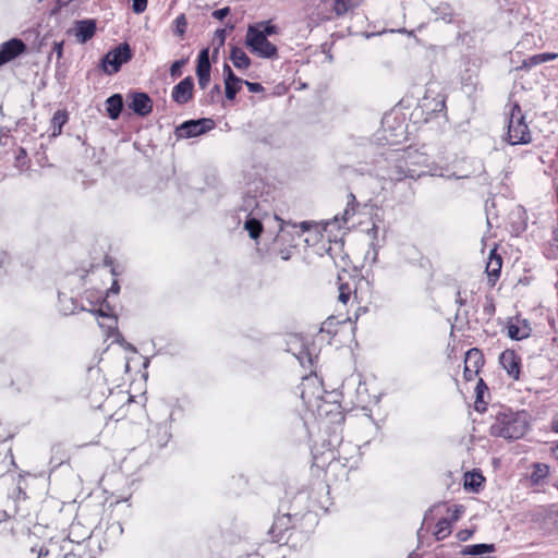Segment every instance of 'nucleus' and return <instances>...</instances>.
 I'll return each instance as SVG.
<instances>
[{
    "label": "nucleus",
    "mask_w": 558,
    "mask_h": 558,
    "mask_svg": "<svg viewBox=\"0 0 558 558\" xmlns=\"http://www.w3.org/2000/svg\"><path fill=\"white\" fill-rule=\"evenodd\" d=\"M457 295H458L457 302H458L460 305H463V304H464V301L461 299V293H460V291L457 293Z\"/></svg>",
    "instance_id": "nucleus-47"
},
{
    "label": "nucleus",
    "mask_w": 558,
    "mask_h": 558,
    "mask_svg": "<svg viewBox=\"0 0 558 558\" xmlns=\"http://www.w3.org/2000/svg\"><path fill=\"white\" fill-rule=\"evenodd\" d=\"M551 428L554 432L558 433V414L554 416L551 421Z\"/></svg>",
    "instance_id": "nucleus-44"
},
{
    "label": "nucleus",
    "mask_w": 558,
    "mask_h": 558,
    "mask_svg": "<svg viewBox=\"0 0 558 558\" xmlns=\"http://www.w3.org/2000/svg\"><path fill=\"white\" fill-rule=\"evenodd\" d=\"M243 82H244V80H242L240 77H235V80H232V82H230V87H231V89L234 90V96L241 89V85L243 84Z\"/></svg>",
    "instance_id": "nucleus-39"
},
{
    "label": "nucleus",
    "mask_w": 558,
    "mask_h": 558,
    "mask_svg": "<svg viewBox=\"0 0 558 558\" xmlns=\"http://www.w3.org/2000/svg\"><path fill=\"white\" fill-rule=\"evenodd\" d=\"M132 58L130 46L124 43L110 50L101 62V68L107 74L117 73L121 65Z\"/></svg>",
    "instance_id": "nucleus-5"
},
{
    "label": "nucleus",
    "mask_w": 558,
    "mask_h": 558,
    "mask_svg": "<svg viewBox=\"0 0 558 558\" xmlns=\"http://www.w3.org/2000/svg\"><path fill=\"white\" fill-rule=\"evenodd\" d=\"M494 550L495 546L493 544H476L466 546L462 553L465 555H483L486 553H492Z\"/></svg>",
    "instance_id": "nucleus-21"
},
{
    "label": "nucleus",
    "mask_w": 558,
    "mask_h": 558,
    "mask_svg": "<svg viewBox=\"0 0 558 558\" xmlns=\"http://www.w3.org/2000/svg\"><path fill=\"white\" fill-rule=\"evenodd\" d=\"M66 121H68V114L65 111L58 110L54 112L52 120H51L52 129H53L52 136H57V135L61 134L62 128L66 123Z\"/></svg>",
    "instance_id": "nucleus-19"
},
{
    "label": "nucleus",
    "mask_w": 558,
    "mask_h": 558,
    "mask_svg": "<svg viewBox=\"0 0 558 558\" xmlns=\"http://www.w3.org/2000/svg\"><path fill=\"white\" fill-rule=\"evenodd\" d=\"M445 109V99L444 98H440L437 100V104H436V107L433 109L435 111L439 110H444Z\"/></svg>",
    "instance_id": "nucleus-43"
},
{
    "label": "nucleus",
    "mask_w": 558,
    "mask_h": 558,
    "mask_svg": "<svg viewBox=\"0 0 558 558\" xmlns=\"http://www.w3.org/2000/svg\"><path fill=\"white\" fill-rule=\"evenodd\" d=\"M25 44L17 38L5 41L0 47V65L13 60L25 50Z\"/></svg>",
    "instance_id": "nucleus-11"
},
{
    "label": "nucleus",
    "mask_w": 558,
    "mask_h": 558,
    "mask_svg": "<svg viewBox=\"0 0 558 558\" xmlns=\"http://www.w3.org/2000/svg\"><path fill=\"white\" fill-rule=\"evenodd\" d=\"M223 75H225L226 97L229 100H233L234 99V90L231 89L230 82H232V80H235V77H238V76L233 73L230 65L227 63H225V65H223Z\"/></svg>",
    "instance_id": "nucleus-20"
},
{
    "label": "nucleus",
    "mask_w": 558,
    "mask_h": 558,
    "mask_svg": "<svg viewBox=\"0 0 558 558\" xmlns=\"http://www.w3.org/2000/svg\"><path fill=\"white\" fill-rule=\"evenodd\" d=\"M429 173H430L432 175H440V177H442V175H444L442 173H437L436 171H433V170H430V171H429Z\"/></svg>",
    "instance_id": "nucleus-50"
},
{
    "label": "nucleus",
    "mask_w": 558,
    "mask_h": 558,
    "mask_svg": "<svg viewBox=\"0 0 558 558\" xmlns=\"http://www.w3.org/2000/svg\"><path fill=\"white\" fill-rule=\"evenodd\" d=\"M531 327L526 320L508 325V336L513 340H522L530 336Z\"/></svg>",
    "instance_id": "nucleus-15"
},
{
    "label": "nucleus",
    "mask_w": 558,
    "mask_h": 558,
    "mask_svg": "<svg viewBox=\"0 0 558 558\" xmlns=\"http://www.w3.org/2000/svg\"><path fill=\"white\" fill-rule=\"evenodd\" d=\"M215 39L218 40V47L214 49V53H218V50L221 46H223L226 40V29L219 28L215 32Z\"/></svg>",
    "instance_id": "nucleus-32"
},
{
    "label": "nucleus",
    "mask_w": 558,
    "mask_h": 558,
    "mask_svg": "<svg viewBox=\"0 0 558 558\" xmlns=\"http://www.w3.org/2000/svg\"><path fill=\"white\" fill-rule=\"evenodd\" d=\"M525 416L513 412H500L490 426V434L505 439H519L527 430Z\"/></svg>",
    "instance_id": "nucleus-1"
},
{
    "label": "nucleus",
    "mask_w": 558,
    "mask_h": 558,
    "mask_svg": "<svg viewBox=\"0 0 558 558\" xmlns=\"http://www.w3.org/2000/svg\"><path fill=\"white\" fill-rule=\"evenodd\" d=\"M123 108V98L120 94H114L106 100V110L110 119L119 118Z\"/></svg>",
    "instance_id": "nucleus-16"
},
{
    "label": "nucleus",
    "mask_w": 558,
    "mask_h": 558,
    "mask_svg": "<svg viewBox=\"0 0 558 558\" xmlns=\"http://www.w3.org/2000/svg\"><path fill=\"white\" fill-rule=\"evenodd\" d=\"M185 60H177L170 66V75L175 77L181 75V68L184 65Z\"/></svg>",
    "instance_id": "nucleus-33"
},
{
    "label": "nucleus",
    "mask_w": 558,
    "mask_h": 558,
    "mask_svg": "<svg viewBox=\"0 0 558 558\" xmlns=\"http://www.w3.org/2000/svg\"><path fill=\"white\" fill-rule=\"evenodd\" d=\"M58 56L60 57L62 54V44H56V47H54Z\"/></svg>",
    "instance_id": "nucleus-46"
},
{
    "label": "nucleus",
    "mask_w": 558,
    "mask_h": 558,
    "mask_svg": "<svg viewBox=\"0 0 558 558\" xmlns=\"http://www.w3.org/2000/svg\"><path fill=\"white\" fill-rule=\"evenodd\" d=\"M486 310H488L489 312H493L494 311L493 304H490Z\"/></svg>",
    "instance_id": "nucleus-52"
},
{
    "label": "nucleus",
    "mask_w": 558,
    "mask_h": 558,
    "mask_svg": "<svg viewBox=\"0 0 558 558\" xmlns=\"http://www.w3.org/2000/svg\"><path fill=\"white\" fill-rule=\"evenodd\" d=\"M553 456L558 460V445L553 448Z\"/></svg>",
    "instance_id": "nucleus-48"
},
{
    "label": "nucleus",
    "mask_w": 558,
    "mask_h": 558,
    "mask_svg": "<svg viewBox=\"0 0 558 558\" xmlns=\"http://www.w3.org/2000/svg\"><path fill=\"white\" fill-rule=\"evenodd\" d=\"M99 316L102 318V320L99 322V326L101 328H107L108 330L117 329V318L114 316L105 314L102 312L99 313Z\"/></svg>",
    "instance_id": "nucleus-26"
},
{
    "label": "nucleus",
    "mask_w": 558,
    "mask_h": 558,
    "mask_svg": "<svg viewBox=\"0 0 558 558\" xmlns=\"http://www.w3.org/2000/svg\"><path fill=\"white\" fill-rule=\"evenodd\" d=\"M198 85L202 89H205L208 87L210 82V75H197Z\"/></svg>",
    "instance_id": "nucleus-38"
},
{
    "label": "nucleus",
    "mask_w": 558,
    "mask_h": 558,
    "mask_svg": "<svg viewBox=\"0 0 558 558\" xmlns=\"http://www.w3.org/2000/svg\"><path fill=\"white\" fill-rule=\"evenodd\" d=\"M119 289H120V287H119L118 282H117V281H114V282H113V284H112V287L110 288V290H109V291H110V292H113V293H118V292H119Z\"/></svg>",
    "instance_id": "nucleus-45"
},
{
    "label": "nucleus",
    "mask_w": 558,
    "mask_h": 558,
    "mask_svg": "<svg viewBox=\"0 0 558 558\" xmlns=\"http://www.w3.org/2000/svg\"><path fill=\"white\" fill-rule=\"evenodd\" d=\"M44 555L43 550L39 551L38 558H41Z\"/></svg>",
    "instance_id": "nucleus-54"
},
{
    "label": "nucleus",
    "mask_w": 558,
    "mask_h": 558,
    "mask_svg": "<svg viewBox=\"0 0 558 558\" xmlns=\"http://www.w3.org/2000/svg\"><path fill=\"white\" fill-rule=\"evenodd\" d=\"M541 58H542V57H541V53H538V54H534V56L530 57L529 59L524 60V61L522 62L521 68H522V69H531V68H533V66H536V65H538V64H542V63H543V61H541Z\"/></svg>",
    "instance_id": "nucleus-29"
},
{
    "label": "nucleus",
    "mask_w": 558,
    "mask_h": 558,
    "mask_svg": "<svg viewBox=\"0 0 558 558\" xmlns=\"http://www.w3.org/2000/svg\"><path fill=\"white\" fill-rule=\"evenodd\" d=\"M450 532V522L447 519H441L437 522L435 535L438 539L445 538Z\"/></svg>",
    "instance_id": "nucleus-24"
},
{
    "label": "nucleus",
    "mask_w": 558,
    "mask_h": 558,
    "mask_svg": "<svg viewBox=\"0 0 558 558\" xmlns=\"http://www.w3.org/2000/svg\"><path fill=\"white\" fill-rule=\"evenodd\" d=\"M196 75H210L209 50L207 48L198 54Z\"/></svg>",
    "instance_id": "nucleus-18"
},
{
    "label": "nucleus",
    "mask_w": 558,
    "mask_h": 558,
    "mask_svg": "<svg viewBox=\"0 0 558 558\" xmlns=\"http://www.w3.org/2000/svg\"><path fill=\"white\" fill-rule=\"evenodd\" d=\"M452 177L456 178V179H461V178H468V174H463V175H454V174H452Z\"/></svg>",
    "instance_id": "nucleus-51"
},
{
    "label": "nucleus",
    "mask_w": 558,
    "mask_h": 558,
    "mask_svg": "<svg viewBox=\"0 0 558 558\" xmlns=\"http://www.w3.org/2000/svg\"><path fill=\"white\" fill-rule=\"evenodd\" d=\"M243 84L246 85V87L248 88V90L251 93H260L264 90V87L259 83H252L248 81H244Z\"/></svg>",
    "instance_id": "nucleus-37"
},
{
    "label": "nucleus",
    "mask_w": 558,
    "mask_h": 558,
    "mask_svg": "<svg viewBox=\"0 0 558 558\" xmlns=\"http://www.w3.org/2000/svg\"><path fill=\"white\" fill-rule=\"evenodd\" d=\"M96 33V22L94 20L76 21L73 27V34L80 44H85L94 37Z\"/></svg>",
    "instance_id": "nucleus-12"
},
{
    "label": "nucleus",
    "mask_w": 558,
    "mask_h": 558,
    "mask_svg": "<svg viewBox=\"0 0 558 558\" xmlns=\"http://www.w3.org/2000/svg\"><path fill=\"white\" fill-rule=\"evenodd\" d=\"M244 229L248 232L252 239H257L263 230V226L259 220L248 218L244 223Z\"/></svg>",
    "instance_id": "nucleus-22"
},
{
    "label": "nucleus",
    "mask_w": 558,
    "mask_h": 558,
    "mask_svg": "<svg viewBox=\"0 0 558 558\" xmlns=\"http://www.w3.org/2000/svg\"><path fill=\"white\" fill-rule=\"evenodd\" d=\"M245 44L252 52L262 58H274L277 56V47L265 37V34L260 33L258 26H248Z\"/></svg>",
    "instance_id": "nucleus-3"
},
{
    "label": "nucleus",
    "mask_w": 558,
    "mask_h": 558,
    "mask_svg": "<svg viewBox=\"0 0 558 558\" xmlns=\"http://www.w3.org/2000/svg\"><path fill=\"white\" fill-rule=\"evenodd\" d=\"M20 156H25V150L24 149L20 150Z\"/></svg>",
    "instance_id": "nucleus-53"
},
{
    "label": "nucleus",
    "mask_w": 558,
    "mask_h": 558,
    "mask_svg": "<svg viewBox=\"0 0 558 558\" xmlns=\"http://www.w3.org/2000/svg\"><path fill=\"white\" fill-rule=\"evenodd\" d=\"M499 362L502 367L506 369L507 374L514 379L519 378L520 374V365L519 357L512 350H506L500 354Z\"/></svg>",
    "instance_id": "nucleus-13"
},
{
    "label": "nucleus",
    "mask_w": 558,
    "mask_h": 558,
    "mask_svg": "<svg viewBox=\"0 0 558 558\" xmlns=\"http://www.w3.org/2000/svg\"><path fill=\"white\" fill-rule=\"evenodd\" d=\"M483 364L484 357L482 352L476 348L470 349L466 352L464 360V379L468 381L473 380L480 373V369L482 368Z\"/></svg>",
    "instance_id": "nucleus-7"
},
{
    "label": "nucleus",
    "mask_w": 558,
    "mask_h": 558,
    "mask_svg": "<svg viewBox=\"0 0 558 558\" xmlns=\"http://www.w3.org/2000/svg\"><path fill=\"white\" fill-rule=\"evenodd\" d=\"M246 202L248 206L255 204V199L253 197H250Z\"/></svg>",
    "instance_id": "nucleus-49"
},
{
    "label": "nucleus",
    "mask_w": 558,
    "mask_h": 558,
    "mask_svg": "<svg viewBox=\"0 0 558 558\" xmlns=\"http://www.w3.org/2000/svg\"><path fill=\"white\" fill-rule=\"evenodd\" d=\"M213 126L214 122L211 119L190 120L185 121L177 129V135L181 138L195 137L201 134H204Z\"/></svg>",
    "instance_id": "nucleus-6"
},
{
    "label": "nucleus",
    "mask_w": 558,
    "mask_h": 558,
    "mask_svg": "<svg viewBox=\"0 0 558 558\" xmlns=\"http://www.w3.org/2000/svg\"><path fill=\"white\" fill-rule=\"evenodd\" d=\"M350 295H351V289L349 288V286L348 284H340L338 300L342 304H347L348 301L350 300Z\"/></svg>",
    "instance_id": "nucleus-30"
},
{
    "label": "nucleus",
    "mask_w": 558,
    "mask_h": 558,
    "mask_svg": "<svg viewBox=\"0 0 558 558\" xmlns=\"http://www.w3.org/2000/svg\"><path fill=\"white\" fill-rule=\"evenodd\" d=\"M407 156L411 160H400L399 163L396 165L395 170L390 175L392 180L400 181L404 178L416 179L425 174V171L423 170L410 168V165L424 163L426 161V158L424 157L425 155L418 151H408Z\"/></svg>",
    "instance_id": "nucleus-4"
},
{
    "label": "nucleus",
    "mask_w": 558,
    "mask_h": 558,
    "mask_svg": "<svg viewBox=\"0 0 558 558\" xmlns=\"http://www.w3.org/2000/svg\"><path fill=\"white\" fill-rule=\"evenodd\" d=\"M147 8V0H132V10L136 14L143 13Z\"/></svg>",
    "instance_id": "nucleus-31"
},
{
    "label": "nucleus",
    "mask_w": 558,
    "mask_h": 558,
    "mask_svg": "<svg viewBox=\"0 0 558 558\" xmlns=\"http://www.w3.org/2000/svg\"><path fill=\"white\" fill-rule=\"evenodd\" d=\"M322 392L323 388L317 376L303 378L301 384V398L304 403L311 405L314 401L320 399Z\"/></svg>",
    "instance_id": "nucleus-8"
},
{
    "label": "nucleus",
    "mask_w": 558,
    "mask_h": 558,
    "mask_svg": "<svg viewBox=\"0 0 558 558\" xmlns=\"http://www.w3.org/2000/svg\"><path fill=\"white\" fill-rule=\"evenodd\" d=\"M541 61H543V63L545 62H548V61H553V60H556L558 58V53H555V52H544V53H541Z\"/></svg>",
    "instance_id": "nucleus-40"
},
{
    "label": "nucleus",
    "mask_w": 558,
    "mask_h": 558,
    "mask_svg": "<svg viewBox=\"0 0 558 558\" xmlns=\"http://www.w3.org/2000/svg\"><path fill=\"white\" fill-rule=\"evenodd\" d=\"M129 107L138 116L145 117L153 110V101L145 93H132L129 96Z\"/></svg>",
    "instance_id": "nucleus-10"
},
{
    "label": "nucleus",
    "mask_w": 558,
    "mask_h": 558,
    "mask_svg": "<svg viewBox=\"0 0 558 558\" xmlns=\"http://www.w3.org/2000/svg\"><path fill=\"white\" fill-rule=\"evenodd\" d=\"M262 34H265V37L272 35L276 33V26L271 24H266L263 29H260Z\"/></svg>",
    "instance_id": "nucleus-41"
},
{
    "label": "nucleus",
    "mask_w": 558,
    "mask_h": 558,
    "mask_svg": "<svg viewBox=\"0 0 558 558\" xmlns=\"http://www.w3.org/2000/svg\"><path fill=\"white\" fill-rule=\"evenodd\" d=\"M484 481L483 476L476 473H468L465 475V487L473 490H477V487L482 485Z\"/></svg>",
    "instance_id": "nucleus-25"
},
{
    "label": "nucleus",
    "mask_w": 558,
    "mask_h": 558,
    "mask_svg": "<svg viewBox=\"0 0 558 558\" xmlns=\"http://www.w3.org/2000/svg\"><path fill=\"white\" fill-rule=\"evenodd\" d=\"M193 88L194 82L191 76L183 78L179 84H177L171 93V97L174 102L179 105H184L189 102L193 97Z\"/></svg>",
    "instance_id": "nucleus-9"
},
{
    "label": "nucleus",
    "mask_w": 558,
    "mask_h": 558,
    "mask_svg": "<svg viewBox=\"0 0 558 558\" xmlns=\"http://www.w3.org/2000/svg\"><path fill=\"white\" fill-rule=\"evenodd\" d=\"M507 116L509 144L523 145L530 143L532 140L531 131L520 106L518 104H510Z\"/></svg>",
    "instance_id": "nucleus-2"
},
{
    "label": "nucleus",
    "mask_w": 558,
    "mask_h": 558,
    "mask_svg": "<svg viewBox=\"0 0 558 558\" xmlns=\"http://www.w3.org/2000/svg\"><path fill=\"white\" fill-rule=\"evenodd\" d=\"M230 59L233 65L239 70L247 69L251 64L250 58L246 56L243 49L238 47H233L231 49Z\"/></svg>",
    "instance_id": "nucleus-17"
},
{
    "label": "nucleus",
    "mask_w": 558,
    "mask_h": 558,
    "mask_svg": "<svg viewBox=\"0 0 558 558\" xmlns=\"http://www.w3.org/2000/svg\"><path fill=\"white\" fill-rule=\"evenodd\" d=\"M230 13V9L228 7L216 10L211 13L213 17L216 20H223Z\"/></svg>",
    "instance_id": "nucleus-35"
},
{
    "label": "nucleus",
    "mask_w": 558,
    "mask_h": 558,
    "mask_svg": "<svg viewBox=\"0 0 558 558\" xmlns=\"http://www.w3.org/2000/svg\"><path fill=\"white\" fill-rule=\"evenodd\" d=\"M487 389L484 380L481 378L476 386V403L481 402L483 399V390Z\"/></svg>",
    "instance_id": "nucleus-36"
},
{
    "label": "nucleus",
    "mask_w": 558,
    "mask_h": 558,
    "mask_svg": "<svg viewBox=\"0 0 558 558\" xmlns=\"http://www.w3.org/2000/svg\"><path fill=\"white\" fill-rule=\"evenodd\" d=\"M548 471H549V468L546 464H542V463L535 464L534 471L532 473V477L534 480L538 481L539 478L545 477L548 474Z\"/></svg>",
    "instance_id": "nucleus-28"
},
{
    "label": "nucleus",
    "mask_w": 558,
    "mask_h": 558,
    "mask_svg": "<svg viewBox=\"0 0 558 558\" xmlns=\"http://www.w3.org/2000/svg\"><path fill=\"white\" fill-rule=\"evenodd\" d=\"M355 5L356 3L352 0H335L333 11L338 16H342Z\"/></svg>",
    "instance_id": "nucleus-23"
},
{
    "label": "nucleus",
    "mask_w": 558,
    "mask_h": 558,
    "mask_svg": "<svg viewBox=\"0 0 558 558\" xmlns=\"http://www.w3.org/2000/svg\"><path fill=\"white\" fill-rule=\"evenodd\" d=\"M220 93H221V89H220L219 85L213 86V88L210 89V92L207 95L206 101L209 104H213L215 101V97L219 96Z\"/></svg>",
    "instance_id": "nucleus-34"
},
{
    "label": "nucleus",
    "mask_w": 558,
    "mask_h": 558,
    "mask_svg": "<svg viewBox=\"0 0 558 558\" xmlns=\"http://www.w3.org/2000/svg\"><path fill=\"white\" fill-rule=\"evenodd\" d=\"M174 33L178 34L179 36H183L185 31H186V26H187V21H186V17L184 14H180L175 20H174Z\"/></svg>",
    "instance_id": "nucleus-27"
},
{
    "label": "nucleus",
    "mask_w": 558,
    "mask_h": 558,
    "mask_svg": "<svg viewBox=\"0 0 558 558\" xmlns=\"http://www.w3.org/2000/svg\"><path fill=\"white\" fill-rule=\"evenodd\" d=\"M502 259L500 256L495 255L494 252L489 255V260L486 265V272L488 275V281L492 286L495 284L496 280L500 276Z\"/></svg>",
    "instance_id": "nucleus-14"
},
{
    "label": "nucleus",
    "mask_w": 558,
    "mask_h": 558,
    "mask_svg": "<svg viewBox=\"0 0 558 558\" xmlns=\"http://www.w3.org/2000/svg\"><path fill=\"white\" fill-rule=\"evenodd\" d=\"M354 213H355L354 208H353V207L348 206V207L344 209V213H343V216H342V220H343L344 222H347V221H348V219L354 215Z\"/></svg>",
    "instance_id": "nucleus-42"
}]
</instances>
